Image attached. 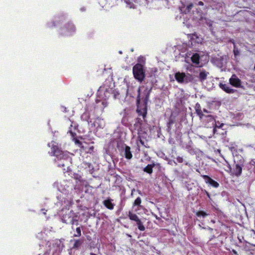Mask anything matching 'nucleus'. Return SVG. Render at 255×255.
Listing matches in <instances>:
<instances>
[{"instance_id": "nucleus-1", "label": "nucleus", "mask_w": 255, "mask_h": 255, "mask_svg": "<svg viewBox=\"0 0 255 255\" xmlns=\"http://www.w3.org/2000/svg\"><path fill=\"white\" fill-rule=\"evenodd\" d=\"M149 95V90L145 89L143 93H141V89H138V95L137 97V112L139 115H142L143 117H145L146 114V105L148 100Z\"/></svg>"}, {"instance_id": "nucleus-2", "label": "nucleus", "mask_w": 255, "mask_h": 255, "mask_svg": "<svg viewBox=\"0 0 255 255\" xmlns=\"http://www.w3.org/2000/svg\"><path fill=\"white\" fill-rule=\"evenodd\" d=\"M132 71L134 77L136 79L140 82L143 80L145 74L143 70V66L141 64H136L133 66Z\"/></svg>"}, {"instance_id": "nucleus-3", "label": "nucleus", "mask_w": 255, "mask_h": 255, "mask_svg": "<svg viewBox=\"0 0 255 255\" xmlns=\"http://www.w3.org/2000/svg\"><path fill=\"white\" fill-rule=\"evenodd\" d=\"M128 217L131 220L136 222L138 226V228L140 231H143L145 230V227L142 224L140 220L136 214L132 213L131 212H129Z\"/></svg>"}, {"instance_id": "nucleus-4", "label": "nucleus", "mask_w": 255, "mask_h": 255, "mask_svg": "<svg viewBox=\"0 0 255 255\" xmlns=\"http://www.w3.org/2000/svg\"><path fill=\"white\" fill-rule=\"evenodd\" d=\"M190 75H186L185 73L177 72L175 74V78L179 83H183L184 82L188 83L189 80L187 78Z\"/></svg>"}, {"instance_id": "nucleus-5", "label": "nucleus", "mask_w": 255, "mask_h": 255, "mask_svg": "<svg viewBox=\"0 0 255 255\" xmlns=\"http://www.w3.org/2000/svg\"><path fill=\"white\" fill-rule=\"evenodd\" d=\"M229 83L231 85L235 87H240L241 85V81L235 74L233 75L230 78Z\"/></svg>"}, {"instance_id": "nucleus-6", "label": "nucleus", "mask_w": 255, "mask_h": 255, "mask_svg": "<svg viewBox=\"0 0 255 255\" xmlns=\"http://www.w3.org/2000/svg\"><path fill=\"white\" fill-rule=\"evenodd\" d=\"M219 86L223 90H224L225 92H226L227 93L232 94V93H234L236 92L235 90L231 88L227 84L220 83L219 85Z\"/></svg>"}, {"instance_id": "nucleus-7", "label": "nucleus", "mask_w": 255, "mask_h": 255, "mask_svg": "<svg viewBox=\"0 0 255 255\" xmlns=\"http://www.w3.org/2000/svg\"><path fill=\"white\" fill-rule=\"evenodd\" d=\"M204 178H207L208 179V183L211 184L212 186L214 187H218L219 185V183H217L216 181H214L212 179L210 178L207 175H204L203 176Z\"/></svg>"}, {"instance_id": "nucleus-8", "label": "nucleus", "mask_w": 255, "mask_h": 255, "mask_svg": "<svg viewBox=\"0 0 255 255\" xmlns=\"http://www.w3.org/2000/svg\"><path fill=\"white\" fill-rule=\"evenodd\" d=\"M104 205L109 209L112 210L114 208V204L110 199L106 200L103 202Z\"/></svg>"}, {"instance_id": "nucleus-9", "label": "nucleus", "mask_w": 255, "mask_h": 255, "mask_svg": "<svg viewBox=\"0 0 255 255\" xmlns=\"http://www.w3.org/2000/svg\"><path fill=\"white\" fill-rule=\"evenodd\" d=\"M242 172V168L239 164H236L235 169H234V173L235 174L238 176L240 175Z\"/></svg>"}, {"instance_id": "nucleus-10", "label": "nucleus", "mask_w": 255, "mask_h": 255, "mask_svg": "<svg viewBox=\"0 0 255 255\" xmlns=\"http://www.w3.org/2000/svg\"><path fill=\"white\" fill-rule=\"evenodd\" d=\"M200 56L197 53L194 54L191 57V60L193 63L198 64L199 63Z\"/></svg>"}, {"instance_id": "nucleus-11", "label": "nucleus", "mask_w": 255, "mask_h": 255, "mask_svg": "<svg viewBox=\"0 0 255 255\" xmlns=\"http://www.w3.org/2000/svg\"><path fill=\"white\" fill-rule=\"evenodd\" d=\"M208 73L206 71H202L200 73L199 75V78L201 81L205 80L208 75Z\"/></svg>"}, {"instance_id": "nucleus-12", "label": "nucleus", "mask_w": 255, "mask_h": 255, "mask_svg": "<svg viewBox=\"0 0 255 255\" xmlns=\"http://www.w3.org/2000/svg\"><path fill=\"white\" fill-rule=\"evenodd\" d=\"M130 149L129 146H126L125 148V155L126 157L128 159H130L132 157V154Z\"/></svg>"}, {"instance_id": "nucleus-13", "label": "nucleus", "mask_w": 255, "mask_h": 255, "mask_svg": "<svg viewBox=\"0 0 255 255\" xmlns=\"http://www.w3.org/2000/svg\"><path fill=\"white\" fill-rule=\"evenodd\" d=\"M51 144H52L51 146H53V154L55 156H58L61 152V151L58 149L57 146L54 145V144H52V143Z\"/></svg>"}, {"instance_id": "nucleus-14", "label": "nucleus", "mask_w": 255, "mask_h": 255, "mask_svg": "<svg viewBox=\"0 0 255 255\" xmlns=\"http://www.w3.org/2000/svg\"><path fill=\"white\" fill-rule=\"evenodd\" d=\"M144 171L148 173H151L152 172V166L151 165H148L144 168Z\"/></svg>"}, {"instance_id": "nucleus-15", "label": "nucleus", "mask_w": 255, "mask_h": 255, "mask_svg": "<svg viewBox=\"0 0 255 255\" xmlns=\"http://www.w3.org/2000/svg\"><path fill=\"white\" fill-rule=\"evenodd\" d=\"M196 215L198 217L202 216L203 217L206 216L207 214L204 211H198L196 213Z\"/></svg>"}, {"instance_id": "nucleus-16", "label": "nucleus", "mask_w": 255, "mask_h": 255, "mask_svg": "<svg viewBox=\"0 0 255 255\" xmlns=\"http://www.w3.org/2000/svg\"><path fill=\"white\" fill-rule=\"evenodd\" d=\"M82 244V242L80 240H76L74 244V247L78 248Z\"/></svg>"}, {"instance_id": "nucleus-17", "label": "nucleus", "mask_w": 255, "mask_h": 255, "mask_svg": "<svg viewBox=\"0 0 255 255\" xmlns=\"http://www.w3.org/2000/svg\"><path fill=\"white\" fill-rule=\"evenodd\" d=\"M196 113L200 116V118H202L203 114H202V112L201 109L197 108L196 110Z\"/></svg>"}, {"instance_id": "nucleus-18", "label": "nucleus", "mask_w": 255, "mask_h": 255, "mask_svg": "<svg viewBox=\"0 0 255 255\" xmlns=\"http://www.w3.org/2000/svg\"><path fill=\"white\" fill-rule=\"evenodd\" d=\"M141 203V199L139 197L137 198L134 202V205H139Z\"/></svg>"}, {"instance_id": "nucleus-19", "label": "nucleus", "mask_w": 255, "mask_h": 255, "mask_svg": "<svg viewBox=\"0 0 255 255\" xmlns=\"http://www.w3.org/2000/svg\"><path fill=\"white\" fill-rule=\"evenodd\" d=\"M76 232L77 233V235H75V237H79L81 236V230L79 227L76 228Z\"/></svg>"}, {"instance_id": "nucleus-20", "label": "nucleus", "mask_w": 255, "mask_h": 255, "mask_svg": "<svg viewBox=\"0 0 255 255\" xmlns=\"http://www.w3.org/2000/svg\"><path fill=\"white\" fill-rule=\"evenodd\" d=\"M193 7V4H190L187 6V11L189 12Z\"/></svg>"}, {"instance_id": "nucleus-21", "label": "nucleus", "mask_w": 255, "mask_h": 255, "mask_svg": "<svg viewBox=\"0 0 255 255\" xmlns=\"http://www.w3.org/2000/svg\"><path fill=\"white\" fill-rule=\"evenodd\" d=\"M234 53L235 55H237L239 53V51L238 49H236L235 48L234 49Z\"/></svg>"}, {"instance_id": "nucleus-22", "label": "nucleus", "mask_w": 255, "mask_h": 255, "mask_svg": "<svg viewBox=\"0 0 255 255\" xmlns=\"http://www.w3.org/2000/svg\"><path fill=\"white\" fill-rule=\"evenodd\" d=\"M177 160L179 162H182L183 161V158L182 157H177Z\"/></svg>"}, {"instance_id": "nucleus-23", "label": "nucleus", "mask_w": 255, "mask_h": 255, "mask_svg": "<svg viewBox=\"0 0 255 255\" xmlns=\"http://www.w3.org/2000/svg\"><path fill=\"white\" fill-rule=\"evenodd\" d=\"M218 127V125L217 124H215V127H214V130H213V132L214 133H215L216 131V128Z\"/></svg>"}, {"instance_id": "nucleus-24", "label": "nucleus", "mask_w": 255, "mask_h": 255, "mask_svg": "<svg viewBox=\"0 0 255 255\" xmlns=\"http://www.w3.org/2000/svg\"><path fill=\"white\" fill-rule=\"evenodd\" d=\"M203 4H204V3L202 1H200L198 2V5H203Z\"/></svg>"}, {"instance_id": "nucleus-25", "label": "nucleus", "mask_w": 255, "mask_h": 255, "mask_svg": "<svg viewBox=\"0 0 255 255\" xmlns=\"http://www.w3.org/2000/svg\"><path fill=\"white\" fill-rule=\"evenodd\" d=\"M208 117L210 118V120L214 121L213 118L211 116H209Z\"/></svg>"}, {"instance_id": "nucleus-26", "label": "nucleus", "mask_w": 255, "mask_h": 255, "mask_svg": "<svg viewBox=\"0 0 255 255\" xmlns=\"http://www.w3.org/2000/svg\"><path fill=\"white\" fill-rule=\"evenodd\" d=\"M223 126V124H221L220 126L219 125H218V127L217 128H221L222 126Z\"/></svg>"}, {"instance_id": "nucleus-27", "label": "nucleus", "mask_w": 255, "mask_h": 255, "mask_svg": "<svg viewBox=\"0 0 255 255\" xmlns=\"http://www.w3.org/2000/svg\"><path fill=\"white\" fill-rule=\"evenodd\" d=\"M204 112L205 113H208L206 109H204Z\"/></svg>"}, {"instance_id": "nucleus-28", "label": "nucleus", "mask_w": 255, "mask_h": 255, "mask_svg": "<svg viewBox=\"0 0 255 255\" xmlns=\"http://www.w3.org/2000/svg\"><path fill=\"white\" fill-rule=\"evenodd\" d=\"M91 255H96L95 254H93V253H92V254H91Z\"/></svg>"}]
</instances>
